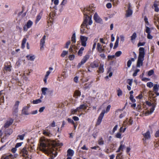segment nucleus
<instances>
[{
    "label": "nucleus",
    "instance_id": "f257e3e1",
    "mask_svg": "<svg viewBox=\"0 0 159 159\" xmlns=\"http://www.w3.org/2000/svg\"><path fill=\"white\" fill-rule=\"evenodd\" d=\"M94 10V8L92 7V6L85 7L83 10L81 9L84 16V21L80 26V33L81 34L86 33L87 30L86 29H89V27L88 25H91L92 24V16L93 14Z\"/></svg>",
    "mask_w": 159,
    "mask_h": 159
},
{
    "label": "nucleus",
    "instance_id": "f03ea898",
    "mask_svg": "<svg viewBox=\"0 0 159 159\" xmlns=\"http://www.w3.org/2000/svg\"><path fill=\"white\" fill-rule=\"evenodd\" d=\"M40 147L44 152H48L52 153L56 149V147L63 145L62 143H58L55 141H50L44 138L40 139Z\"/></svg>",
    "mask_w": 159,
    "mask_h": 159
},
{
    "label": "nucleus",
    "instance_id": "7ed1b4c3",
    "mask_svg": "<svg viewBox=\"0 0 159 159\" xmlns=\"http://www.w3.org/2000/svg\"><path fill=\"white\" fill-rule=\"evenodd\" d=\"M145 55V49L143 47H140L139 49V55L136 64L137 67H139L143 65Z\"/></svg>",
    "mask_w": 159,
    "mask_h": 159
},
{
    "label": "nucleus",
    "instance_id": "20e7f679",
    "mask_svg": "<svg viewBox=\"0 0 159 159\" xmlns=\"http://www.w3.org/2000/svg\"><path fill=\"white\" fill-rule=\"evenodd\" d=\"M111 107V105H109L107 106L106 111L105 110H103L102 111L101 113L99 115L97 119V120L95 125L96 126L99 125L100 124L104 117L105 113H107L109 111Z\"/></svg>",
    "mask_w": 159,
    "mask_h": 159
},
{
    "label": "nucleus",
    "instance_id": "39448f33",
    "mask_svg": "<svg viewBox=\"0 0 159 159\" xmlns=\"http://www.w3.org/2000/svg\"><path fill=\"white\" fill-rule=\"evenodd\" d=\"M142 134L144 137L143 139V144H145L146 143V140L151 139L150 133L149 130H148L145 133L143 134Z\"/></svg>",
    "mask_w": 159,
    "mask_h": 159
},
{
    "label": "nucleus",
    "instance_id": "423d86ee",
    "mask_svg": "<svg viewBox=\"0 0 159 159\" xmlns=\"http://www.w3.org/2000/svg\"><path fill=\"white\" fill-rule=\"evenodd\" d=\"M89 57L90 56L89 54H87L84 56L83 59L81 60L80 62L79 63L78 65V68H80L82 65L85 63L86 61L89 59Z\"/></svg>",
    "mask_w": 159,
    "mask_h": 159
},
{
    "label": "nucleus",
    "instance_id": "0eeeda50",
    "mask_svg": "<svg viewBox=\"0 0 159 159\" xmlns=\"http://www.w3.org/2000/svg\"><path fill=\"white\" fill-rule=\"evenodd\" d=\"M20 102L16 101L12 108V114L16 115L18 111V106Z\"/></svg>",
    "mask_w": 159,
    "mask_h": 159
},
{
    "label": "nucleus",
    "instance_id": "6e6552de",
    "mask_svg": "<svg viewBox=\"0 0 159 159\" xmlns=\"http://www.w3.org/2000/svg\"><path fill=\"white\" fill-rule=\"evenodd\" d=\"M133 13V10L130 4H129L128 6V9L126 11L125 16L128 17L131 16Z\"/></svg>",
    "mask_w": 159,
    "mask_h": 159
},
{
    "label": "nucleus",
    "instance_id": "1a4fd4ad",
    "mask_svg": "<svg viewBox=\"0 0 159 159\" xmlns=\"http://www.w3.org/2000/svg\"><path fill=\"white\" fill-rule=\"evenodd\" d=\"M11 66L10 65H9L7 63H5L4 67L3 68V71L4 73L5 74L8 71H11Z\"/></svg>",
    "mask_w": 159,
    "mask_h": 159
},
{
    "label": "nucleus",
    "instance_id": "9d476101",
    "mask_svg": "<svg viewBox=\"0 0 159 159\" xmlns=\"http://www.w3.org/2000/svg\"><path fill=\"white\" fill-rule=\"evenodd\" d=\"M33 22L30 20H29L26 24L23 27V30L24 31H27L28 29L30 28L32 25Z\"/></svg>",
    "mask_w": 159,
    "mask_h": 159
},
{
    "label": "nucleus",
    "instance_id": "9b49d317",
    "mask_svg": "<svg viewBox=\"0 0 159 159\" xmlns=\"http://www.w3.org/2000/svg\"><path fill=\"white\" fill-rule=\"evenodd\" d=\"M93 19L96 22L100 24L102 23V19L99 16L97 13L94 14L93 16Z\"/></svg>",
    "mask_w": 159,
    "mask_h": 159
},
{
    "label": "nucleus",
    "instance_id": "f8f14e48",
    "mask_svg": "<svg viewBox=\"0 0 159 159\" xmlns=\"http://www.w3.org/2000/svg\"><path fill=\"white\" fill-rule=\"evenodd\" d=\"M80 38L81 45L84 47H85L86 46V41L88 39L87 38L84 36H81Z\"/></svg>",
    "mask_w": 159,
    "mask_h": 159
},
{
    "label": "nucleus",
    "instance_id": "ddd939ff",
    "mask_svg": "<svg viewBox=\"0 0 159 159\" xmlns=\"http://www.w3.org/2000/svg\"><path fill=\"white\" fill-rule=\"evenodd\" d=\"M133 53L134 55V58H131L127 62V66L128 67H129L130 66L132 61H134L135 59L137 58L136 53L134 52Z\"/></svg>",
    "mask_w": 159,
    "mask_h": 159
},
{
    "label": "nucleus",
    "instance_id": "4468645a",
    "mask_svg": "<svg viewBox=\"0 0 159 159\" xmlns=\"http://www.w3.org/2000/svg\"><path fill=\"white\" fill-rule=\"evenodd\" d=\"M155 106L156 105H154L152 106V107H151V108L150 109V111L149 110H148L146 111L145 112V115L146 116H148V115L152 113L155 109Z\"/></svg>",
    "mask_w": 159,
    "mask_h": 159
},
{
    "label": "nucleus",
    "instance_id": "2eb2a0df",
    "mask_svg": "<svg viewBox=\"0 0 159 159\" xmlns=\"http://www.w3.org/2000/svg\"><path fill=\"white\" fill-rule=\"evenodd\" d=\"M46 36L44 35L40 41V49L41 50H43L45 43V40L46 39Z\"/></svg>",
    "mask_w": 159,
    "mask_h": 159
},
{
    "label": "nucleus",
    "instance_id": "dca6fc26",
    "mask_svg": "<svg viewBox=\"0 0 159 159\" xmlns=\"http://www.w3.org/2000/svg\"><path fill=\"white\" fill-rule=\"evenodd\" d=\"M29 109V107H24L22 110V114L25 115L30 114V113L28 112Z\"/></svg>",
    "mask_w": 159,
    "mask_h": 159
},
{
    "label": "nucleus",
    "instance_id": "f3484780",
    "mask_svg": "<svg viewBox=\"0 0 159 159\" xmlns=\"http://www.w3.org/2000/svg\"><path fill=\"white\" fill-rule=\"evenodd\" d=\"M146 28L145 31L148 34L147 38L149 39H152L153 37L150 34L151 31L150 28L148 26H146Z\"/></svg>",
    "mask_w": 159,
    "mask_h": 159
},
{
    "label": "nucleus",
    "instance_id": "a211bd4d",
    "mask_svg": "<svg viewBox=\"0 0 159 159\" xmlns=\"http://www.w3.org/2000/svg\"><path fill=\"white\" fill-rule=\"evenodd\" d=\"M49 70L46 73V74L45 76V77L43 79V81L44 82L45 84L47 83V80L48 78V76L51 73V71L50 70H53V68L52 67H50L49 68Z\"/></svg>",
    "mask_w": 159,
    "mask_h": 159
},
{
    "label": "nucleus",
    "instance_id": "6ab92c4d",
    "mask_svg": "<svg viewBox=\"0 0 159 159\" xmlns=\"http://www.w3.org/2000/svg\"><path fill=\"white\" fill-rule=\"evenodd\" d=\"M88 107L87 104L85 103L80 105L79 107H77V109L79 110V112L81 111V110H85Z\"/></svg>",
    "mask_w": 159,
    "mask_h": 159
},
{
    "label": "nucleus",
    "instance_id": "aec40b11",
    "mask_svg": "<svg viewBox=\"0 0 159 159\" xmlns=\"http://www.w3.org/2000/svg\"><path fill=\"white\" fill-rule=\"evenodd\" d=\"M13 120L12 119H10L8 121H7V122L4 125V127L5 128H8L10 125H11L13 123Z\"/></svg>",
    "mask_w": 159,
    "mask_h": 159
},
{
    "label": "nucleus",
    "instance_id": "412c9836",
    "mask_svg": "<svg viewBox=\"0 0 159 159\" xmlns=\"http://www.w3.org/2000/svg\"><path fill=\"white\" fill-rule=\"evenodd\" d=\"M99 66L98 63L97 61H93L90 64V67L92 68H95L98 67Z\"/></svg>",
    "mask_w": 159,
    "mask_h": 159
},
{
    "label": "nucleus",
    "instance_id": "4be33fe9",
    "mask_svg": "<svg viewBox=\"0 0 159 159\" xmlns=\"http://www.w3.org/2000/svg\"><path fill=\"white\" fill-rule=\"evenodd\" d=\"M97 50L99 52H102L104 51V49L102 48V46L99 43L97 44Z\"/></svg>",
    "mask_w": 159,
    "mask_h": 159
},
{
    "label": "nucleus",
    "instance_id": "5701e85b",
    "mask_svg": "<svg viewBox=\"0 0 159 159\" xmlns=\"http://www.w3.org/2000/svg\"><path fill=\"white\" fill-rule=\"evenodd\" d=\"M159 2L155 1L154 2L153 7L154 8V10L156 12L159 11V8L158 7Z\"/></svg>",
    "mask_w": 159,
    "mask_h": 159
},
{
    "label": "nucleus",
    "instance_id": "b1692460",
    "mask_svg": "<svg viewBox=\"0 0 159 159\" xmlns=\"http://www.w3.org/2000/svg\"><path fill=\"white\" fill-rule=\"evenodd\" d=\"M104 71V65L101 64L98 68V70H97L98 73H102Z\"/></svg>",
    "mask_w": 159,
    "mask_h": 159
},
{
    "label": "nucleus",
    "instance_id": "393cba45",
    "mask_svg": "<svg viewBox=\"0 0 159 159\" xmlns=\"http://www.w3.org/2000/svg\"><path fill=\"white\" fill-rule=\"evenodd\" d=\"M74 153V151L70 149H68L67 151V156L72 157Z\"/></svg>",
    "mask_w": 159,
    "mask_h": 159
},
{
    "label": "nucleus",
    "instance_id": "a878e982",
    "mask_svg": "<svg viewBox=\"0 0 159 159\" xmlns=\"http://www.w3.org/2000/svg\"><path fill=\"white\" fill-rule=\"evenodd\" d=\"M43 134L44 135L50 137L52 134L48 130H44L43 131Z\"/></svg>",
    "mask_w": 159,
    "mask_h": 159
},
{
    "label": "nucleus",
    "instance_id": "bb28decb",
    "mask_svg": "<svg viewBox=\"0 0 159 159\" xmlns=\"http://www.w3.org/2000/svg\"><path fill=\"white\" fill-rule=\"evenodd\" d=\"M27 59L31 61H33L35 59V57L34 55H28L26 56Z\"/></svg>",
    "mask_w": 159,
    "mask_h": 159
},
{
    "label": "nucleus",
    "instance_id": "cd10ccee",
    "mask_svg": "<svg viewBox=\"0 0 159 159\" xmlns=\"http://www.w3.org/2000/svg\"><path fill=\"white\" fill-rule=\"evenodd\" d=\"M21 152L23 153L24 156H25L28 155V152L27 151L26 148V147H24L22 149Z\"/></svg>",
    "mask_w": 159,
    "mask_h": 159
},
{
    "label": "nucleus",
    "instance_id": "c85d7f7f",
    "mask_svg": "<svg viewBox=\"0 0 159 159\" xmlns=\"http://www.w3.org/2000/svg\"><path fill=\"white\" fill-rule=\"evenodd\" d=\"M27 39L26 38H24L22 41L21 43V48L22 49H24L25 48V44L26 43Z\"/></svg>",
    "mask_w": 159,
    "mask_h": 159
},
{
    "label": "nucleus",
    "instance_id": "c756f323",
    "mask_svg": "<svg viewBox=\"0 0 159 159\" xmlns=\"http://www.w3.org/2000/svg\"><path fill=\"white\" fill-rule=\"evenodd\" d=\"M119 37L118 36H117L116 37V39L115 43L114 46L113 47L114 49H115L118 46L119 44Z\"/></svg>",
    "mask_w": 159,
    "mask_h": 159
},
{
    "label": "nucleus",
    "instance_id": "7c9ffc66",
    "mask_svg": "<svg viewBox=\"0 0 159 159\" xmlns=\"http://www.w3.org/2000/svg\"><path fill=\"white\" fill-rule=\"evenodd\" d=\"M81 95V92H80L78 90H76L74 93V97L77 98L78 97H79Z\"/></svg>",
    "mask_w": 159,
    "mask_h": 159
},
{
    "label": "nucleus",
    "instance_id": "2f4dec72",
    "mask_svg": "<svg viewBox=\"0 0 159 159\" xmlns=\"http://www.w3.org/2000/svg\"><path fill=\"white\" fill-rule=\"evenodd\" d=\"M98 143L99 145H102L104 144V141L102 137L100 138L98 140Z\"/></svg>",
    "mask_w": 159,
    "mask_h": 159
},
{
    "label": "nucleus",
    "instance_id": "473e14b6",
    "mask_svg": "<svg viewBox=\"0 0 159 159\" xmlns=\"http://www.w3.org/2000/svg\"><path fill=\"white\" fill-rule=\"evenodd\" d=\"M84 50V47H81L78 52L77 53L78 55L80 56H82L83 53V51Z\"/></svg>",
    "mask_w": 159,
    "mask_h": 159
},
{
    "label": "nucleus",
    "instance_id": "72a5a7b5",
    "mask_svg": "<svg viewBox=\"0 0 159 159\" xmlns=\"http://www.w3.org/2000/svg\"><path fill=\"white\" fill-rule=\"evenodd\" d=\"M71 41L73 43H75L76 42V36L75 33L73 34L71 38Z\"/></svg>",
    "mask_w": 159,
    "mask_h": 159
},
{
    "label": "nucleus",
    "instance_id": "f704fd0d",
    "mask_svg": "<svg viewBox=\"0 0 159 159\" xmlns=\"http://www.w3.org/2000/svg\"><path fill=\"white\" fill-rule=\"evenodd\" d=\"M159 85L157 84H155L153 87V90L154 92H157L159 90Z\"/></svg>",
    "mask_w": 159,
    "mask_h": 159
},
{
    "label": "nucleus",
    "instance_id": "c9c22d12",
    "mask_svg": "<svg viewBox=\"0 0 159 159\" xmlns=\"http://www.w3.org/2000/svg\"><path fill=\"white\" fill-rule=\"evenodd\" d=\"M124 147L125 145H124L121 144L116 152H120L121 150L122 151L123 148Z\"/></svg>",
    "mask_w": 159,
    "mask_h": 159
},
{
    "label": "nucleus",
    "instance_id": "e433bc0d",
    "mask_svg": "<svg viewBox=\"0 0 159 159\" xmlns=\"http://www.w3.org/2000/svg\"><path fill=\"white\" fill-rule=\"evenodd\" d=\"M48 89L47 88L43 87L42 88L41 90L42 93L44 95L46 94V91L48 90Z\"/></svg>",
    "mask_w": 159,
    "mask_h": 159
},
{
    "label": "nucleus",
    "instance_id": "4c0bfd02",
    "mask_svg": "<svg viewBox=\"0 0 159 159\" xmlns=\"http://www.w3.org/2000/svg\"><path fill=\"white\" fill-rule=\"evenodd\" d=\"M137 37L136 33L135 32L133 33L132 35L131 36V40L133 41Z\"/></svg>",
    "mask_w": 159,
    "mask_h": 159
},
{
    "label": "nucleus",
    "instance_id": "58836bf2",
    "mask_svg": "<svg viewBox=\"0 0 159 159\" xmlns=\"http://www.w3.org/2000/svg\"><path fill=\"white\" fill-rule=\"evenodd\" d=\"M41 100L40 99H38L35 100H34L33 101V103L34 104H37L41 102Z\"/></svg>",
    "mask_w": 159,
    "mask_h": 159
},
{
    "label": "nucleus",
    "instance_id": "ea45409f",
    "mask_svg": "<svg viewBox=\"0 0 159 159\" xmlns=\"http://www.w3.org/2000/svg\"><path fill=\"white\" fill-rule=\"evenodd\" d=\"M98 40V39H95L94 40V43L93 45V48H92V50L93 51L95 48V47L96 45V42H97Z\"/></svg>",
    "mask_w": 159,
    "mask_h": 159
},
{
    "label": "nucleus",
    "instance_id": "a19ab883",
    "mask_svg": "<svg viewBox=\"0 0 159 159\" xmlns=\"http://www.w3.org/2000/svg\"><path fill=\"white\" fill-rule=\"evenodd\" d=\"M139 71H140V70L139 69H137L134 70V73H133V76L134 77L136 76H137V75Z\"/></svg>",
    "mask_w": 159,
    "mask_h": 159
},
{
    "label": "nucleus",
    "instance_id": "79ce46f5",
    "mask_svg": "<svg viewBox=\"0 0 159 159\" xmlns=\"http://www.w3.org/2000/svg\"><path fill=\"white\" fill-rule=\"evenodd\" d=\"M146 104L149 107H152V106L154 105H155L154 103H152L151 102L148 101H146Z\"/></svg>",
    "mask_w": 159,
    "mask_h": 159
},
{
    "label": "nucleus",
    "instance_id": "37998d69",
    "mask_svg": "<svg viewBox=\"0 0 159 159\" xmlns=\"http://www.w3.org/2000/svg\"><path fill=\"white\" fill-rule=\"evenodd\" d=\"M68 51H63L61 53V56L62 57H64L67 54Z\"/></svg>",
    "mask_w": 159,
    "mask_h": 159
},
{
    "label": "nucleus",
    "instance_id": "c03bdc74",
    "mask_svg": "<svg viewBox=\"0 0 159 159\" xmlns=\"http://www.w3.org/2000/svg\"><path fill=\"white\" fill-rule=\"evenodd\" d=\"M122 53V52L121 51H118L116 52L115 56L116 57H119L121 55Z\"/></svg>",
    "mask_w": 159,
    "mask_h": 159
},
{
    "label": "nucleus",
    "instance_id": "a18cd8bd",
    "mask_svg": "<svg viewBox=\"0 0 159 159\" xmlns=\"http://www.w3.org/2000/svg\"><path fill=\"white\" fill-rule=\"evenodd\" d=\"M25 135V134L21 135H18L17 136V139H18L19 138L21 140H23Z\"/></svg>",
    "mask_w": 159,
    "mask_h": 159
},
{
    "label": "nucleus",
    "instance_id": "49530a36",
    "mask_svg": "<svg viewBox=\"0 0 159 159\" xmlns=\"http://www.w3.org/2000/svg\"><path fill=\"white\" fill-rule=\"evenodd\" d=\"M4 95L0 96V105H1V103L4 102Z\"/></svg>",
    "mask_w": 159,
    "mask_h": 159
},
{
    "label": "nucleus",
    "instance_id": "de8ad7c7",
    "mask_svg": "<svg viewBox=\"0 0 159 159\" xmlns=\"http://www.w3.org/2000/svg\"><path fill=\"white\" fill-rule=\"evenodd\" d=\"M127 82L129 85L131 86L133 82V79H128L127 80Z\"/></svg>",
    "mask_w": 159,
    "mask_h": 159
},
{
    "label": "nucleus",
    "instance_id": "09e8293b",
    "mask_svg": "<svg viewBox=\"0 0 159 159\" xmlns=\"http://www.w3.org/2000/svg\"><path fill=\"white\" fill-rule=\"evenodd\" d=\"M154 73V70H151L148 71V75L149 76H151L153 75Z\"/></svg>",
    "mask_w": 159,
    "mask_h": 159
},
{
    "label": "nucleus",
    "instance_id": "8fccbe9b",
    "mask_svg": "<svg viewBox=\"0 0 159 159\" xmlns=\"http://www.w3.org/2000/svg\"><path fill=\"white\" fill-rule=\"evenodd\" d=\"M115 137L117 138H121V134L120 132L117 133L115 135Z\"/></svg>",
    "mask_w": 159,
    "mask_h": 159
},
{
    "label": "nucleus",
    "instance_id": "3c124183",
    "mask_svg": "<svg viewBox=\"0 0 159 159\" xmlns=\"http://www.w3.org/2000/svg\"><path fill=\"white\" fill-rule=\"evenodd\" d=\"M118 127V125H116L113 128L112 131V133L113 134L115 132V131L117 130V129Z\"/></svg>",
    "mask_w": 159,
    "mask_h": 159
},
{
    "label": "nucleus",
    "instance_id": "603ef678",
    "mask_svg": "<svg viewBox=\"0 0 159 159\" xmlns=\"http://www.w3.org/2000/svg\"><path fill=\"white\" fill-rule=\"evenodd\" d=\"M129 99L130 100L131 102L133 103H134L135 102V99L134 98V97L133 95L130 96Z\"/></svg>",
    "mask_w": 159,
    "mask_h": 159
},
{
    "label": "nucleus",
    "instance_id": "864d4df0",
    "mask_svg": "<svg viewBox=\"0 0 159 159\" xmlns=\"http://www.w3.org/2000/svg\"><path fill=\"white\" fill-rule=\"evenodd\" d=\"M126 129V128H123V127H120L119 129V132L120 133H124Z\"/></svg>",
    "mask_w": 159,
    "mask_h": 159
},
{
    "label": "nucleus",
    "instance_id": "5fc2aeb1",
    "mask_svg": "<svg viewBox=\"0 0 159 159\" xmlns=\"http://www.w3.org/2000/svg\"><path fill=\"white\" fill-rule=\"evenodd\" d=\"M67 120L69 123H71L72 124H74V122L71 118H67Z\"/></svg>",
    "mask_w": 159,
    "mask_h": 159
},
{
    "label": "nucleus",
    "instance_id": "6e6d98bb",
    "mask_svg": "<svg viewBox=\"0 0 159 159\" xmlns=\"http://www.w3.org/2000/svg\"><path fill=\"white\" fill-rule=\"evenodd\" d=\"M78 111H79V110L77 109V108H76L75 109H71V113L72 114H75Z\"/></svg>",
    "mask_w": 159,
    "mask_h": 159
},
{
    "label": "nucleus",
    "instance_id": "4d7b16f0",
    "mask_svg": "<svg viewBox=\"0 0 159 159\" xmlns=\"http://www.w3.org/2000/svg\"><path fill=\"white\" fill-rule=\"evenodd\" d=\"M147 86L149 88H151L153 86V84L152 82H148L147 83Z\"/></svg>",
    "mask_w": 159,
    "mask_h": 159
},
{
    "label": "nucleus",
    "instance_id": "13d9d810",
    "mask_svg": "<svg viewBox=\"0 0 159 159\" xmlns=\"http://www.w3.org/2000/svg\"><path fill=\"white\" fill-rule=\"evenodd\" d=\"M122 94V92L120 89H119L117 90V95L118 96H121Z\"/></svg>",
    "mask_w": 159,
    "mask_h": 159
},
{
    "label": "nucleus",
    "instance_id": "bf43d9fd",
    "mask_svg": "<svg viewBox=\"0 0 159 159\" xmlns=\"http://www.w3.org/2000/svg\"><path fill=\"white\" fill-rule=\"evenodd\" d=\"M48 93L49 96H52L53 95V90H49L48 91Z\"/></svg>",
    "mask_w": 159,
    "mask_h": 159
},
{
    "label": "nucleus",
    "instance_id": "052dcab7",
    "mask_svg": "<svg viewBox=\"0 0 159 159\" xmlns=\"http://www.w3.org/2000/svg\"><path fill=\"white\" fill-rule=\"evenodd\" d=\"M75 58V55L73 54L70 55L69 56V58L70 60H73Z\"/></svg>",
    "mask_w": 159,
    "mask_h": 159
},
{
    "label": "nucleus",
    "instance_id": "680f3d73",
    "mask_svg": "<svg viewBox=\"0 0 159 159\" xmlns=\"http://www.w3.org/2000/svg\"><path fill=\"white\" fill-rule=\"evenodd\" d=\"M9 156H10V158H16L17 156H18L17 154H14V155H13L12 154H10Z\"/></svg>",
    "mask_w": 159,
    "mask_h": 159
},
{
    "label": "nucleus",
    "instance_id": "e2e57ef3",
    "mask_svg": "<svg viewBox=\"0 0 159 159\" xmlns=\"http://www.w3.org/2000/svg\"><path fill=\"white\" fill-rule=\"evenodd\" d=\"M145 42H143L142 43L139 42L138 44V47L141 46H144L145 44Z\"/></svg>",
    "mask_w": 159,
    "mask_h": 159
},
{
    "label": "nucleus",
    "instance_id": "0e129e2a",
    "mask_svg": "<svg viewBox=\"0 0 159 159\" xmlns=\"http://www.w3.org/2000/svg\"><path fill=\"white\" fill-rule=\"evenodd\" d=\"M70 41H67L66 43L65 48H68L69 45L70 44Z\"/></svg>",
    "mask_w": 159,
    "mask_h": 159
},
{
    "label": "nucleus",
    "instance_id": "69168bd1",
    "mask_svg": "<svg viewBox=\"0 0 159 159\" xmlns=\"http://www.w3.org/2000/svg\"><path fill=\"white\" fill-rule=\"evenodd\" d=\"M106 7L108 8H110L111 7L112 5L111 3H108L106 5Z\"/></svg>",
    "mask_w": 159,
    "mask_h": 159
},
{
    "label": "nucleus",
    "instance_id": "338daca9",
    "mask_svg": "<svg viewBox=\"0 0 159 159\" xmlns=\"http://www.w3.org/2000/svg\"><path fill=\"white\" fill-rule=\"evenodd\" d=\"M22 143H17L15 145V147L16 148H17L21 146Z\"/></svg>",
    "mask_w": 159,
    "mask_h": 159
},
{
    "label": "nucleus",
    "instance_id": "774afa93",
    "mask_svg": "<svg viewBox=\"0 0 159 159\" xmlns=\"http://www.w3.org/2000/svg\"><path fill=\"white\" fill-rule=\"evenodd\" d=\"M155 136L156 137H159V130L156 131L155 133Z\"/></svg>",
    "mask_w": 159,
    "mask_h": 159
}]
</instances>
